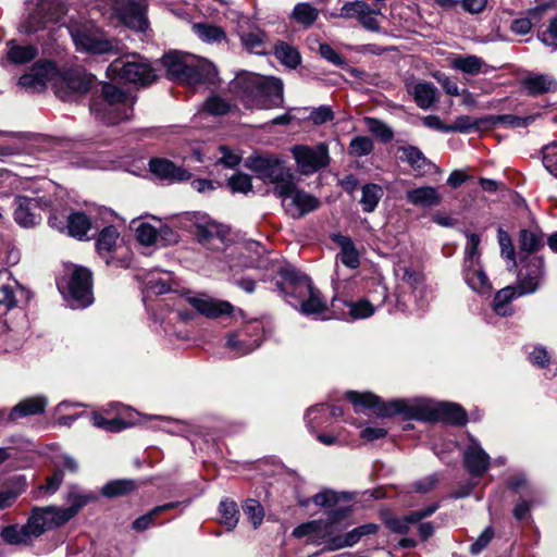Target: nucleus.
Listing matches in <instances>:
<instances>
[{"label":"nucleus","mask_w":557,"mask_h":557,"mask_svg":"<svg viewBox=\"0 0 557 557\" xmlns=\"http://www.w3.org/2000/svg\"><path fill=\"white\" fill-rule=\"evenodd\" d=\"M230 269L251 268L263 270L262 281H275L276 290L299 312L320 319L326 311L321 293L313 287L310 277L292 265H283L270 258L265 248L258 242H247L227 248Z\"/></svg>","instance_id":"1"},{"label":"nucleus","mask_w":557,"mask_h":557,"mask_svg":"<svg viewBox=\"0 0 557 557\" xmlns=\"http://www.w3.org/2000/svg\"><path fill=\"white\" fill-rule=\"evenodd\" d=\"M467 243L463 252V263H474L481 261L480 243L481 238L476 233L466 232Z\"/></svg>","instance_id":"48"},{"label":"nucleus","mask_w":557,"mask_h":557,"mask_svg":"<svg viewBox=\"0 0 557 557\" xmlns=\"http://www.w3.org/2000/svg\"><path fill=\"white\" fill-rule=\"evenodd\" d=\"M285 211L294 219H298L317 210L320 200L313 195L297 188L295 180L292 182V188L284 195H278Z\"/></svg>","instance_id":"14"},{"label":"nucleus","mask_w":557,"mask_h":557,"mask_svg":"<svg viewBox=\"0 0 557 557\" xmlns=\"http://www.w3.org/2000/svg\"><path fill=\"white\" fill-rule=\"evenodd\" d=\"M414 523H417V521L410 519V513L404 517H389L385 520L386 527L392 532L398 534H406L410 530L411 524Z\"/></svg>","instance_id":"61"},{"label":"nucleus","mask_w":557,"mask_h":557,"mask_svg":"<svg viewBox=\"0 0 557 557\" xmlns=\"http://www.w3.org/2000/svg\"><path fill=\"white\" fill-rule=\"evenodd\" d=\"M364 123L368 127V129L381 138L382 141L387 143L389 141L394 134L393 131L382 121L374 119V117H366Z\"/></svg>","instance_id":"56"},{"label":"nucleus","mask_w":557,"mask_h":557,"mask_svg":"<svg viewBox=\"0 0 557 557\" xmlns=\"http://www.w3.org/2000/svg\"><path fill=\"white\" fill-rule=\"evenodd\" d=\"M349 314L354 319H364L371 317L375 311V306L368 299H361L356 302H349Z\"/></svg>","instance_id":"57"},{"label":"nucleus","mask_w":557,"mask_h":557,"mask_svg":"<svg viewBox=\"0 0 557 557\" xmlns=\"http://www.w3.org/2000/svg\"><path fill=\"white\" fill-rule=\"evenodd\" d=\"M297 170L302 175H310L325 168L330 163L327 146L320 143L315 146L298 145L292 148Z\"/></svg>","instance_id":"13"},{"label":"nucleus","mask_w":557,"mask_h":557,"mask_svg":"<svg viewBox=\"0 0 557 557\" xmlns=\"http://www.w3.org/2000/svg\"><path fill=\"white\" fill-rule=\"evenodd\" d=\"M373 141L368 136H357L350 140L349 153L354 157H364L372 152Z\"/></svg>","instance_id":"54"},{"label":"nucleus","mask_w":557,"mask_h":557,"mask_svg":"<svg viewBox=\"0 0 557 557\" xmlns=\"http://www.w3.org/2000/svg\"><path fill=\"white\" fill-rule=\"evenodd\" d=\"M544 277V260L540 257H530L527 264L520 270L518 276L519 296L534 294L541 286Z\"/></svg>","instance_id":"17"},{"label":"nucleus","mask_w":557,"mask_h":557,"mask_svg":"<svg viewBox=\"0 0 557 557\" xmlns=\"http://www.w3.org/2000/svg\"><path fill=\"white\" fill-rule=\"evenodd\" d=\"M519 242L521 250L533 252L539 249L540 246H542L543 237L541 234L534 231L522 230L520 233Z\"/></svg>","instance_id":"55"},{"label":"nucleus","mask_w":557,"mask_h":557,"mask_svg":"<svg viewBox=\"0 0 557 557\" xmlns=\"http://www.w3.org/2000/svg\"><path fill=\"white\" fill-rule=\"evenodd\" d=\"M188 304L199 313L208 318H216L223 314H230L233 306L227 301L214 300L206 295L188 296Z\"/></svg>","instance_id":"23"},{"label":"nucleus","mask_w":557,"mask_h":557,"mask_svg":"<svg viewBox=\"0 0 557 557\" xmlns=\"http://www.w3.org/2000/svg\"><path fill=\"white\" fill-rule=\"evenodd\" d=\"M172 274L162 272L150 274L145 282V289L149 294L162 295L171 290Z\"/></svg>","instance_id":"41"},{"label":"nucleus","mask_w":557,"mask_h":557,"mask_svg":"<svg viewBox=\"0 0 557 557\" xmlns=\"http://www.w3.org/2000/svg\"><path fill=\"white\" fill-rule=\"evenodd\" d=\"M318 16V9L308 2L297 3L292 12L293 20L306 28L310 27L317 21Z\"/></svg>","instance_id":"43"},{"label":"nucleus","mask_w":557,"mask_h":557,"mask_svg":"<svg viewBox=\"0 0 557 557\" xmlns=\"http://www.w3.org/2000/svg\"><path fill=\"white\" fill-rule=\"evenodd\" d=\"M14 203V221L25 228L38 225L41 221L40 211L50 206V201L42 197L30 198L26 196H17Z\"/></svg>","instance_id":"15"},{"label":"nucleus","mask_w":557,"mask_h":557,"mask_svg":"<svg viewBox=\"0 0 557 557\" xmlns=\"http://www.w3.org/2000/svg\"><path fill=\"white\" fill-rule=\"evenodd\" d=\"M377 531V525L373 523H367L360 527L352 529L351 531L345 533L346 543L351 547L357 544L362 536L374 534Z\"/></svg>","instance_id":"63"},{"label":"nucleus","mask_w":557,"mask_h":557,"mask_svg":"<svg viewBox=\"0 0 557 557\" xmlns=\"http://www.w3.org/2000/svg\"><path fill=\"white\" fill-rule=\"evenodd\" d=\"M462 278L468 287L482 297H490L493 285L487 276L482 262L462 264Z\"/></svg>","instance_id":"19"},{"label":"nucleus","mask_w":557,"mask_h":557,"mask_svg":"<svg viewBox=\"0 0 557 557\" xmlns=\"http://www.w3.org/2000/svg\"><path fill=\"white\" fill-rule=\"evenodd\" d=\"M517 297H519V295L516 287L507 286L502 288L495 294L492 304L493 311L500 317L511 315L513 310L510 306V302Z\"/></svg>","instance_id":"32"},{"label":"nucleus","mask_w":557,"mask_h":557,"mask_svg":"<svg viewBox=\"0 0 557 557\" xmlns=\"http://www.w3.org/2000/svg\"><path fill=\"white\" fill-rule=\"evenodd\" d=\"M384 195L383 188L377 184H366L362 187L360 203L364 212H373Z\"/></svg>","instance_id":"42"},{"label":"nucleus","mask_w":557,"mask_h":557,"mask_svg":"<svg viewBox=\"0 0 557 557\" xmlns=\"http://www.w3.org/2000/svg\"><path fill=\"white\" fill-rule=\"evenodd\" d=\"M231 108V103L224 98L211 96L205 101L202 111L211 115L220 116L228 113Z\"/></svg>","instance_id":"53"},{"label":"nucleus","mask_w":557,"mask_h":557,"mask_svg":"<svg viewBox=\"0 0 557 557\" xmlns=\"http://www.w3.org/2000/svg\"><path fill=\"white\" fill-rule=\"evenodd\" d=\"M261 325L252 323L248 327L227 336L226 346L235 356H245L261 345Z\"/></svg>","instance_id":"18"},{"label":"nucleus","mask_w":557,"mask_h":557,"mask_svg":"<svg viewBox=\"0 0 557 557\" xmlns=\"http://www.w3.org/2000/svg\"><path fill=\"white\" fill-rule=\"evenodd\" d=\"M8 60L14 64H25L38 55V48L33 45H17L11 40L8 42Z\"/></svg>","instance_id":"33"},{"label":"nucleus","mask_w":557,"mask_h":557,"mask_svg":"<svg viewBox=\"0 0 557 557\" xmlns=\"http://www.w3.org/2000/svg\"><path fill=\"white\" fill-rule=\"evenodd\" d=\"M356 412L371 409L380 418L401 416L420 422H444L462 426L468 422L466 409L457 403L440 401L429 397L394 398L383 401L371 392L347 391L344 394Z\"/></svg>","instance_id":"2"},{"label":"nucleus","mask_w":557,"mask_h":557,"mask_svg":"<svg viewBox=\"0 0 557 557\" xmlns=\"http://www.w3.org/2000/svg\"><path fill=\"white\" fill-rule=\"evenodd\" d=\"M78 51L102 54L113 49L111 41L94 22L71 18L66 26Z\"/></svg>","instance_id":"7"},{"label":"nucleus","mask_w":557,"mask_h":557,"mask_svg":"<svg viewBox=\"0 0 557 557\" xmlns=\"http://www.w3.org/2000/svg\"><path fill=\"white\" fill-rule=\"evenodd\" d=\"M67 500L71 503V506L66 508L47 506L36 507L32 510V515L28 518L27 523L35 537L40 536L47 530L65 524L78 513V511L88 503L89 498L85 495L70 493Z\"/></svg>","instance_id":"4"},{"label":"nucleus","mask_w":557,"mask_h":557,"mask_svg":"<svg viewBox=\"0 0 557 557\" xmlns=\"http://www.w3.org/2000/svg\"><path fill=\"white\" fill-rule=\"evenodd\" d=\"M244 513L252 523L253 528H258L263 520V509L259 502L248 499L243 506Z\"/></svg>","instance_id":"59"},{"label":"nucleus","mask_w":557,"mask_h":557,"mask_svg":"<svg viewBox=\"0 0 557 557\" xmlns=\"http://www.w3.org/2000/svg\"><path fill=\"white\" fill-rule=\"evenodd\" d=\"M249 168L262 182L274 186L276 196L290 190L295 175L283 159L272 154L252 157Z\"/></svg>","instance_id":"6"},{"label":"nucleus","mask_w":557,"mask_h":557,"mask_svg":"<svg viewBox=\"0 0 557 557\" xmlns=\"http://www.w3.org/2000/svg\"><path fill=\"white\" fill-rule=\"evenodd\" d=\"M274 55L282 64L289 69H296L301 62L299 51L285 41H278L275 45Z\"/></svg>","instance_id":"37"},{"label":"nucleus","mask_w":557,"mask_h":557,"mask_svg":"<svg viewBox=\"0 0 557 557\" xmlns=\"http://www.w3.org/2000/svg\"><path fill=\"white\" fill-rule=\"evenodd\" d=\"M193 30L202 41L208 44H219L226 39V34L221 27L209 23H196L193 25Z\"/></svg>","instance_id":"39"},{"label":"nucleus","mask_w":557,"mask_h":557,"mask_svg":"<svg viewBox=\"0 0 557 557\" xmlns=\"http://www.w3.org/2000/svg\"><path fill=\"white\" fill-rule=\"evenodd\" d=\"M138 487L137 483L131 479H120L108 482L101 488L103 496L114 498L119 496H125L136 491Z\"/></svg>","instance_id":"38"},{"label":"nucleus","mask_w":557,"mask_h":557,"mask_svg":"<svg viewBox=\"0 0 557 557\" xmlns=\"http://www.w3.org/2000/svg\"><path fill=\"white\" fill-rule=\"evenodd\" d=\"M149 169L160 180H165L170 183L184 182L191 177L190 172L166 159H151Z\"/></svg>","instance_id":"22"},{"label":"nucleus","mask_w":557,"mask_h":557,"mask_svg":"<svg viewBox=\"0 0 557 557\" xmlns=\"http://www.w3.org/2000/svg\"><path fill=\"white\" fill-rule=\"evenodd\" d=\"M221 513L220 522L227 529L233 530L238 522V509L237 505L233 500H222L219 507Z\"/></svg>","instance_id":"49"},{"label":"nucleus","mask_w":557,"mask_h":557,"mask_svg":"<svg viewBox=\"0 0 557 557\" xmlns=\"http://www.w3.org/2000/svg\"><path fill=\"white\" fill-rule=\"evenodd\" d=\"M92 101L102 102V107L114 104L115 107L120 106L134 109L135 104V98L129 92H126L111 83H104L101 86L100 95Z\"/></svg>","instance_id":"25"},{"label":"nucleus","mask_w":557,"mask_h":557,"mask_svg":"<svg viewBox=\"0 0 557 557\" xmlns=\"http://www.w3.org/2000/svg\"><path fill=\"white\" fill-rule=\"evenodd\" d=\"M92 275L84 267H74L69 278L58 282V288L73 309H83L92 304Z\"/></svg>","instance_id":"8"},{"label":"nucleus","mask_w":557,"mask_h":557,"mask_svg":"<svg viewBox=\"0 0 557 557\" xmlns=\"http://www.w3.org/2000/svg\"><path fill=\"white\" fill-rule=\"evenodd\" d=\"M26 293V289L17 281L11 280L0 286V306L7 310L12 309L17 305V296H23Z\"/></svg>","instance_id":"36"},{"label":"nucleus","mask_w":557,"mask_h":557,"mask_svg":"<svg viewBox=\"0 0 557 557\" xmlns=\"http://www.w3.org/2000/svg\"><path fill=\"white\" fill-rule=\"evenodd\" d=\"M227 185L233 193L243 194L250 191L252 187L250 176L244 173H237L231 176L228 178Z\"/></svg>","instance_id":"64"},{"label":"nucleus","mask_w":557,"mask_h":557,"mask_svg":"<svg viewBox=\"0 0 557 557\" xmlns=\"http://www.w3.org/2000/svg\"><path fill=\"white\" fill-rule=\"evenodd\" d=\"M381 14L380 9L371 8L367 2L355 0L346 2L339 11V16L343 18H354L367 30L377 33L380 32V22L377 16Z\"/></svg>","instance_id":"16"},{"label":"nucleus","mask_w":557,"mask_h":557,"mask_svg":"<svg viewBox=\"0 0 557 557\" xmlns=\"http://www.w3.org/2000/svg\"><path fill=\"white\" fill-rule=\"evenodd\" d=\"M406 199L416 207L432 208L441 205L442 195L433 186H422L408 190Z\"/></svg>","instance_id":"27"},{"label":"nucleus","mask_w":557,"mask_h":557,"mask_svg":"<svg viewBox=\"0 0 557 557\" xmlns=\"http://www.w3.org/2000/svg\"><path fill=\"white\" fill-rule=\"evenodd\" d=\"M449 449H457L459 453H485L480 442L469 433L459 434Z\"/></svg>","instance_id":"50"},{"label":"nucleus","mask_w":557,"mask_h":557,"mask_svg":"<svg viewBox=\"0 0 557 557\" xmlns=\"http://www.w3.org/2000/svg\"><path fill=\"white\" fill-rule=\"evenodd\" d=\"M47 405L48 399L42 395L25 398L8 410L9 420L16 422L22 418L40 414L45 411Z\"/></svg>","instance_id":"24"},{"label":"nucleus","mask_w":557,"mask_h":557,"mask_svg":"<svg viewBox=\"0 0 557 557\" xmlns=\"http://www.w3.org/2000/svg\"><path fill=\"white\" fill-rule=\"evenodd\" d=\"M63 482V470L60 465L54 468L53 473L46 478V483L38 487L39 492L48 495L54 494Z\"/></svg>","instance_id":"62"},{"label":"nucleus","mask_w":557,"mask_h":557,"mask_svg":"<svg viewBox=\"0 0 557 557\" xmlns=\"http://www.w3.org/2000/svg\"><path fill=\"white\" fill-rule=\"evenodd\" d=\"M133 108L115 107L114 104L103 106L102 102L91 101L90 112L96 120L107 125H115L120 122L127 121L133 115Z\"/></svg>","instance_id":"21"},{"label":"nucleus","mask_w":557,"mask_h":557,"mask_svg":"<svg viewBox=\"0 0 557 557\" xmlns=\"http://www.w3.org/2000/svg\"><path fill=\"white\" fill-rule=\"evenodd\" d=\"M136 237L143 245H152L158 240V230L153 225L143 222L136 227Z\"/></svg>","instance_id":"60"},{"label":"nucleus","mask_w":557,"mask_h":557,"mask_svg":"<svg viewBox=\"0 0 557 557\" xmlns=\"http://www.w3.org/2000/svg\"><path fill=\"white\" fill-rule=\"evenodd\" d=\"M399 151L403 153L401 159L416 171H422L430 164L423 152L416 146H403Z\"/></svg>","instance_id":"46"},{"label":"nucleus","mask_w":557,"mask_h":557,"mask_svg":"<svg viewBox=\"0 0 557 557\" xmlns=\"http://www.w3.org/2000/svg\"><path fill=\"white\" fill-rule=\"evenodd\" d=\"M1 536L3 541L11 545L27 544L35 537L28 523L24 525H9L2 529Z\"/></svg>","instance_id":"35"},{"label":"nucleus","mask_w":557,"mask_h":557,"mask_svg":"<svg viewBox=\"0 0 557 557\" xmlns=\"http://www.w3.org/2000/svg\"><path fill=\"white\" fill-rule=\"evenodd\" d=\"M28 15L23 24L24 33L30 35L48 29L65 13L61 0H29Z\"/></svg>","instance_id":"10"},{"label":"nucleus","mask_w":557,"mask_h":557,"mask_svg":"<svg viewBox=\"0 0 557 557\" xmlns=\"http://www.w3.org/2000/svg\"><path fill=\"white\" fill-rule=\"evenodd\" d=\"M38 453L37 447L30 438L23 435H12L4 440L0 446V453Z\"/></svg>","instance_id":"40"},{"label":"nucleus","mask_w":557,"mask_h":557,"mask_svg":"<svg viewBox=\"0 0 557 557\" xmlns=\"http://www.w3.org/2000/svg\"><path fill=\"white\" fill-rule=\"evenodd\" d=\"M245 89L255 98L260 109L280 107L283 103V82L274 76L249 73Z\"/></svg>","instance_id":"9"},{"label":"nucleus","mask_w":557,"mask_h":557,"mask_svg":"<svg viewBox=\"0 0 557 557\" xmlns=\"http://www.w3.org/2000/svg\"><path fill=\"white\" fill-rule=\"evenodd\" d=\"M411 94L417 106L423 110L430 109L437 101V88L432 83H417Z\"/></svg>","instance_id":"31"},{"label":"nucleus","mask_w":557,"mask_h":557,"mask_svg":"<svg viewBox=\"0 0 557 557\" xmlns=\"http://www.w3.org/2000/svg\"><path fill=\"white\" fill-rule=\"evenodd\" d=\"M542 163L545 170L557 178V140L542 148Z\"/></svg>","instance_id":"51"},{"label":"nucleus","mask_w":557,"mask_h":557,"mask_svg":"<svg viewBox=\"0 0 557 557\" xmlns=\"http://www.w3.org/2000/svg\"><path fill=\"white\" fill-rule=\"evenodd\" d=\"M49 82H60L65 84L69 89L77 92H86L89 89V83L75 76L61 77L55 65L51 61H37L29 73L22 75L18 85L28 92H42Z\"/></svg>","instance_id":"5"},{"label":"nucleus","mask_w":557,"mask_h":557,"mask_svg":"<svg viewBox=\"0 0 557 557\" xmlns=\"http://www.w3.org/2000/svg\"><path fill=\"white\" fill-rule=\"evenodd\" d=\"M91 228L90 219L83 212H73L67 215L66 232L72 237L84 239Z\"/></svg>","instance_id":"34"},{"label":"nucleus","mask_w":557,"mask_h":557,"mask_svg":"<svg viewBox=\"0 0 557 557\" xmlns=\"http://www.w3.org/2000/svg\"><path fill=\"white\" fill-rule=\"evenodd\" d=\"M463 463L470 474L480 476L490 466L488 455H465Z\"/></svg>","instance_id":"52"},{"label":"nucleus","mask_w":557,"mask_h":557,"mask_svg":"<svg viewBox=\"0 0 557 557\" xmlns=\"http://www.w3.org/2000/svg\"><path fill=\"white\" fill-rule=\"evenodd\" d=\"M399 271L401 272V282L408 286L410 292H413L416 288L425 283L424 274L419 271H416L409 267L400 268Z\"/></svg>","instance_id":"58"},{"label":"nucleus","mask_w":557,"mask_h":557,"mask_svg":"<svg viewBox=\"0 0 557 557\" xmlns=\"http://www.w3.org/2000/svg\"><path fill=\"white\" fill-rule=\"evenodd\" d=\"M161 63L171 81L193 88L212 83L215 76V67L210 61L190 53L170 51L162 57Z\"/></svg>","instance_id":"3"},{"label":"nucleus","mask_w":557,"mask_h":557,"mask_svg":"<svg viewBox=\"0 0 557 557\" xmlns=\"http://www.w3.org/2000/svg\"><path fill=\"white\" fill-rule=\"evenodd\" d=\"M345 516V510H336L330 513L327 521L314 520L307 523H302L294 529L293 535L296 537H302L306 535H313L324 533V529L329 525L334 524L337 520Z\"/></svg>","instance_id":"29"},{"label":"nucleus","mask_w":557,"mask_h":557,"mask_svg":"<svg viewBox=\"0 0 557 557\" xmlns=\"http://www.w3.org/2000/svg\"><path fill=\"white\" fill-rule=\"evenodd\" d=\"M521 85L532 96L552 92L557 89L556 79L547 74H530L522 79Z\"/></svg>","instance_id":"28"},{"label":"nucleus","mask_w":557,"mask_h":557,"mask_svg":"<svg viewBox=\"0 0 557 557\" xmlns=\"http://www.w3.org/2000/svg\"><path fill=\"white\" fill-rule=\"evenodd\" d=\"M139 413L120 403L108 404L102 411L94 412L90 421L94 426L110 433H119L137 423Z\"/></svg>","instance_id":"11"},{"label":"nucleus","mask_w":557,"mask_h":557,"mask_svg":"<svg viewBox=\"0 0 557 557\" xmlns=\"http://www.w3.org/2000/svg\"><path fill=\"white\" fill-rule=\"evenodd\" d=\"M240 41L245 49L251 53L267 54L269 52L267 35L259 28L240 33Z\"/></svg>","instance_id":"30"},{"label":"nucleus","mask_w":557,"mask_h":557,"mask_svg":"<svg viewBox=\"0 0 557 557\" xmlns=\"http://www.w3.org/2000/svg\"><path fill=\"white\" fill-rule=\"evenodd\" d=\"M178 506V503H168L161 506L154 507L148 513L140 516L133 522V529L136 531L147 530L154 521V519L163 511L173 509Z\"/></svg>","instance_id":"47"},{"label":"nucleus","mask_w":557,"mask_h":557,"mask_svg":"<svg viewBox=\"0 0 557 557\" xmlns=\"http://www.w3.org/2000/svg\"><path fill=\"white\" fill-rule=\"evenodd\" d=\"M195 235L199 243L209 244L211 242L216 243L215 248L224 244L226 230L223 225L210 220L207 215L197 213L195 215Z\"/></svg>","instance_id":"20"},{"label":"nucleus","mask_w":557,"mask_h":557,"mask_svg":"<svg viewBox=\"0 0 557 557\" xmlns=\"http://www.w3.org/2000/svg\"><path fill=\"white\" fill-rule=\"evenodd\" d=\"M108 73L113 77L140 86L151 84L157 77L151 65L137 54L114 60L108 66Z\"/></svg>","instance_id":"12"},{"label":"nucleus","mask_w":557,"mask_h":557,"mask_svg":"<svg viewBox=\"0 0 557 557\" xmlns=\"http://www.w3.org/2000/svg\"><path fill=\"white\" fill-rule=\"evenodd\" d=\"M120 237L117 230L114 226L104 227L97 239L96 247L100 256L104 257L106 253L111 252Z\"/></svg>","instance_id":"45"},{"label":"nucleus","mask_w":557,"mask_h":557,"mask_svg":"<svg viewBox=\"0 0 557 557\" xmlns=\"http://www.w3.org/2000/svg\"><path fill=\"white\" fill-rule=\"evenodd\" d=\"M332 240L339 247L336 256L337 261L348 269L355 270L360 265V253L352 239L342 234H333Z\"/></svg>","instance_id":"26"},{"label":"nucleus","mask_w":557,"mask_h":557,"mask_svg":"<svg viewBox=\"0 0 557 557\" xmlns=\"http://www.w3.org/2000/svg\"><path fill=\"white\" fill-rule=\"evenodd\" d=\"M484 61L476 55H459L451 61V67L465 74L475 75L482 72Z\"/></svg>","instance_id":"44"}]
</instances>
